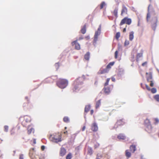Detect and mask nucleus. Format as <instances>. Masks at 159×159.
<instances>
[{
    "label": "nucleus",
    "instance_id": "51",
    "mask_svg": "<svg viewBox=\"0 0 159 159\" xmlns=\"http://www.w3.org/2000/svg\"><path fill=\"white\" fill-rule=\"evenodd\" d=\"M63 133L64 134H68V132H67V131L66 130Z\"/></svg>",
    "mask_w": 159,
    "mask_h": 159
},
{
    "label": "nucleus",
    "instance_id": "2",
    "mask_svg": "<svg viewBox=\"0 0 159 159\" xmlns=\"http://www.w3.org/2000/svg\"><path fill=\"white\" fill-rule=\"evenodd\" d=\"M49 138V139L53 142L58 143L61 141V133H54L51 134Z\"/></svg>",
    "mask_w": 159,
    "mask_h": 159
},
{
    "label": "nucleus",
    "instance_id": "46",
    "mask_svg": "<svg viewBox=\"0 0 159 159\" xmlns=\"http://www.w3.org/2000/svg\"><path fill=\"white\" fill-rule=\"evenodd\" d=\"M147 64V61L143 63L142 64V66H144L146 65Z\"/></svg>",
    "mask_w": 159,
    "mask_h": 159
},
{
    "label": "nucleus",
    "instance_id": "49",
    "mask_svg": "<svg viewBox=\"0 0 159 159\" xmlns=\"http://www.w3.org/2000/svg\"><path fill=\"white\" fill-rule=\"evenodd\" d=\"M85 126H84L82 129V130L83 131H84L85 130Z\"/></svg>",
    "mask_w": 159,
    "mask_h": 159
},
{
    "label": "nucleus",
    "instance_id": "39",
    "mask_svg": "<svg viewBox=\"0 0 159 159\" xmlns=\"http://www.w3.org/2000/svg\"><path fill=\"white\" fill-rule=\"evenodd\" d=\"M39 159H45V157L44 155H41L39 156Z\"/></svg>",
    "mask_w": 159,
    "mask_h": 159
},
{
    "label": "nucleus",
    "instance_id": "44",
    "mask_svg": "<svg viewBox=\"0 0 159 159\" xmlns=\"http://www.w3.org/2000/svg\"><path fill=\"white\" fill-rule=\"evenodd\" d=\"M146 87L148 91L151 90V89L148 86L147 84H146Z\"/></svg>",
    "mask_w": 159,
    "mask_h": 159
},
{
    "label": "nucleus",
    "instance_id": "58",
    "mask_svg": "<svg viewBox=\"0 0 159 159\" xmlns=\"http://www.w3.org/2000/svg\"><path fill=\"white\" fill-rule=\"evenodd\" d=\"M2 141L3 140L0 138V143H1Z\"/></svg>",
    "mask_w": 159,
    "mask_h": 159
},
{
    "label": "nucleus",
    "instance_id": "19",
    "mask_svg": "<svg viewBox=\"0 0 159 159\" xmlns=\"http://www.w3.org/2000/svg\"><path fill=\"white\" fill-rule=\"evenodd\" d=\"M90 108L91 107L90 105H86L85 107L84 112L86 113L88 112L90 110Z\"/></svg>",
    "mask_w": 159,
    "mask_h": 159
},
{
    "label": "nucleus",
    "instance_id": "27",
    "mask_svg": "<svg viewBox=\"0 0 159 159\" xmlns=\"http://www.w3.org/2000/svg\"><path fill=\"white\" fill-rule=\"evenodd\" d=\"M125 155L127 157L129 158L131 156V154L128 150H126L125 151Z\"/></svg>",
    "mask_w": 159,
    "mask_h": 159
},
{
    "label": "nucleus",
    "instance_id": "36",
    "mask_svg": "<svg viewBox=\"0 0 159 159\" xmlns=\"http://www.w3.org/2000/svg\"><path fill=\"white\" fill-rule=\"evenodd\" d=\"M119 125V122L117 121L115 125L114 128L116 129L118 127Z\"/></svg>",
    "mask_w": 159,
    "mask_h": 159
},
{
    "label": "nucleus",
    "instance_id": "28",
    "mask_svg": "<svg viewBox=\"0 0 159 159\" xmlns=\"http://www.w3.org/2000/svg\"><path fill=\"white\" fill-rule=\"evenodd\" d=\"M72 157V154L71 153H69L66 156V159H71Z\"/></svg>",
    "mask_w": 159,
    "mask_h": 159
},
{
    "label": "nucleus",
    "instance_id": "11",
    "mask_svg": "<svg viewBox=\"0 0 159 159\" xmlns=\"http://www.w3.org/2000/svg\"><path fill=\"white\" fill-rule=\"evenodd\" d=\"M66 150L63 147H61L60 149V155L61 156H64L66 153Z\"/></svg>",
    "mask_w": 159,
    "mask_h": 159
},
{
    "label": "nucleus",
    "instance_id": "29",
    "mask_svg": "<svg viewBox=\"0 0 159 159\" xmlns=\"http://www.w3.org/2000/svg\"><path fill=\"white\" fill-rule=\"evenodd\" d=\"M106 5V4L104 2H102L101 3L100 5V9H102L103 8V7Z\"/></svg>",
    "mask_w": 159,
    "mask_h": 159
},
{
    "label": "nucleus",
    "instance_id": "6",
    "mask_svg": "<svg viewBox=\"0 0 159 159\" xmlns=\"http://www.w3.org/2000/svg\"><path fill=\"white\" fill-rule=\"evenodd\" d=\"M157 17H155L153 18L151 20V26L152 29L155 30L157 26Z\"/></svg>",
    "mask_w": 159,
    "mask_h": 159
},
{
    "label": "nucleus",
    "instance_id": "64",
    "mask_svg": "<svg viewBox=\"0 0 159 159\" xmlns=\"http://www.w3.org/2000/svg\"><path fill=\"white\" fill-rule=\"evenodd\" d=\"M117 137H118V138H119V136L118 135L117 136Z\"/></svg>",
    "mask_w": 159,
    "mask_h": 159
},
{
    "label": "nucleus",
    "instance_id": "7",
    "mask_svg": "<svg viewBox=\"0 0 159 159\" xmlns=\"http://www.w3.org/2000/svg\"><path fill=\"white\" fill-rule=\"evenodd\" d=\"M131 23V20L130 19L128 18L127 17H125L121 21L120 25H122L126 24L128 25H129Z\"/></svg>",
    "mask_w": 159,
    "mask_h": 159
},
{
    "label": "nucleus",
    "instance_id": "41",
    "mask_svg": "<svg viewBox=\"0 0 159 159\" xmlns=\"http://www.w3.org/2000/svg\"><path fill=\"white\" fill-rule=\"evenodd\" d=\"M34 148H32L30 149V157H31V152L32 151H34Z\"/></svg>",
    "mask_w": 159,
    "mask_h": 159
},
{
    "label": "nucleus",
    "instance_id": "4",
    "mask_svg": "<svg viewBox=\"0 0 159 159\" xmlns=\"http://www.w3.org/2000/svg\"><path fill=\"white\" fill-rule=\"evenodd\" d=\"M145 125L146 126L145 130L149 133H151L152 131V127L149 120L146 119L145 121Z\"/></svg>",
    "mask_w": 159,
    "mask_h": 159
},
{
    "label": "nucleus",
    "instance_id": "22",
    "mask_svg": "<svg viewBox=\"0 0 159 159\" xmlns=\"http://www.w3.org/2000/svg\"><path fill=\"white\" fill-rule=\"evenodd\" d=\"M151 6V5H149L148 8V13L147 14V21H148L149 19L150 18V14L149 12V7Z\"/></svg>",
    "mask_w": 159,
    "mask_h": 159
},
{
    "label": "nucleus",
    "instance_id": "21",
    "mask_svg": "<svg viewBox=\"0 0 159 159\" xmlns=\"http://www.w3.org/2000/svg\"><path fill=\"white\" fill-rule=\"evenodd\" d=\"M90 57V53L88 52L85 55L84 57L86 60H89Z\"/></svg>",
    "mask_w": 159,
    "mask_h": 159
},
{
    "label": "nucleus",
    "instance_id": "9",
    "mask_svg": "<svg viewBox=\"0 0 159 159\" xmlns=\"http://www.w3.org/2000/svg\"><path fill=\"white\" fill-rule=\"evenodd\" d=\"M127 9L125 6L123 5L122 6V8L121 10V15L124 16L127 14Z\"/></svg>",
    "mask_w": 159,
    "mask_h": 159
},
{
    "label": "nucleus",
    "instance_id": "60",
    "mask_svg": "<svg viewBox=\"0 0 159 159\" xmlns=\"http://www.w3.org/2000/svg\"><path fill=\"white\" fill-rule=\"evenodd\" d=\"M96 159H100L98 157V156H97Z\"/></svg>",
    "mask_w": 159,
    "mask_h": 159
},
{
    "label": "nucleus",
    "instance_id": "1",
    "mask_svg": "<svg viewBox=\"0 0 159 159\" xmlns=\"http://www.w3.org/2000/svg\"><path fill=\"white\" fill-rule=\"evenodd\" d=\"M83 80L82 78L79 77L76 79L73 84V90L74 91L78 90L82 88Z\"/></svg>",
    "mask_w": 159,
    "mask_h": 159
},
{
    "label": "nucleus",
    "instance_id": "3",
    "mask_svg": "<svg viewBox=\"0 0 159 159\" xmlns=\"http://www.w3.org/2000/svg\"><path fill=\"white\" fill-rule=\"evenodd\" d=\"M57 85L61 89L65 88L68 84V81L65 79H60L57 83Z\"/></svg>",
    "mask_w": 159,
    "mask_h": 159
},
{
    "label": "nucleus",
    "instance_id": "30",
    "mask_svg": "<svg viewBox=\"0 0 159 159\" xmlns=\"http://www.w3.org/2000/svg\"><path fill=\"white\" fill-rule=\"evenodd\" d=\"M10 133L11 135H13L15 133V129L14 128H12L11 130Z\"/></svg>",
    "mask_w": 159,
    "mask_h": 159
},
{
    "label": "nucleus",
    "instance_id": "34",
    "mask_svg": "<svg viewBox=\"0 0 159 159\" xmlns=\"http://www.w3.org/2000/svg\"><path fill=\"white\" fill-rule=\"evenodd\" d=\"M151 92L153 93H155L157 92V89L155 88H153L151 89Z\"/></svg>",
    "mask_w": 159,
    "mask_h": 159
},
{
    "label": "nucleus",
    "instance_id": "20",
    "mask_svg": "<svg viewBox=\"0 0 159 159\" xmlns=\"http://www.w3.org/2000/svg\"><path fill=\"white\" fill-rule=\"evenodd\" d=\"M134 33L133 31H131L129 33V39L130 41H132L134 38Z\"/></svg>",
    "mask_w": 159,
    "mask_h": 159
},
{
    "label": "nucleus",
    "instance_id": "48",
    "mask_svg": "<svg viewBox=\"0 0 159 159\" xmlns=\"http://www.w3.org/2000/svg\"><path fill=\"white\" fill-rule=\"evenodd\" d=\"M94 111L93 110H91L90 111V114L91 115H92Z\"/></svg>",
    "mask_w": 159,
    "mask_h": 159
},
{
    "label": "nucleus",
    "instance_id": "23",
    "mask_svg": "<svg viewBox=\"0 0 159 159\" xmlns=\"http://www.w3.org/2000/svg\"><path fill=\"white\" fill-rule=\"evenodd\" d=\"M88 152L90 155H91L93 154V150L91 148L89 147L88 148Z\"/></svg>",
    "mask_w": 159,
    "mask_h": 159
},
{
    "label": "nucleus",
    "instance_id": "42",
    "mask_svg": "<svg viewBox=\"0 0 159 159\" xmlns=\"http://www.w3.org/2000/svg\"><path fill=\"white\" fill-rule=\"evenodd\" d=\"M129 44V41L127 40H126L125 42V45H127Z\"/></svg>",
    "mask_w": 159,
    "mask_h": 159
},
{
    "label": "nucleus",
    "instance_id": "63",
    "mask_svg": "<svg viewBox=\"0 0 159 159\" xmlns=\"http://www.w3.org/2000/svg\"><path fill=\"white\" fill-rule=\"evenodd\" d=\"M116 0L117 2H118V0Z\"/></svg>",
    "mask_w": 159,
    "mask_h": 159
},
{
    "label": "nucleus",
    "instance_id": "43",
    "mask_svg": "<svg viewBox=\"0 0 159 159\" xmlns=\"http://www.w3.org/2000/svg\"><path fill=\"white\" fill-rule=\"evenodd\" d=\"M19 159H24V155L21 154L20 155Z\"/></svg>",
    "mask_w": 159,
    "mask_h": 159
},
{
    "label": "nucleus",
    "instance_id": "55",
    "mask_svg": "<svg viewBox=\"0 0 159 159\" xmlns=\"http://www.w3.org/2000/svg\"><path fill=\"white\" fill-rule=\"evenodd\" d=\"M98 81H95V83H94V84H95V85H97V84H98Z\"/></svg>",
    "mask_w": 159,
    "mask_h": 159
},
{
    "label": "nucleus",
    "instance_id": "5",
    "mask_svg": "<svg viewBox=\"0 0 159 159\" xmlns=\"http://www.w3.org/2000/svg\"><path fill=\"white\" fill-rule=\"evenodd\" d=\"M146 75H148V76L147 77V81L148 82H150V86L151 87H153L154 86V83L152 80V73L151 72H149L148 73L147 72Z\"/></svg>",
    "mask_w": 159,
    "mask_h": 159
},
{
    "label": "nucleus",
    "instance_id": "59",
    "mask_svg": "<svg viewBox=\"0 0 159 159\" xmlns=\"http://www.w3.org/2000/svg\"><path fill=\"white\" fill-rule=\"evenodd\" d=\"M25 98L26 99H27V100L28 101V97H25Z\"/></svg>",
    "mask_w": 159,
    "mask_h": 159
},
{
    "label": "nucleus",
    "instance_id": "45",
    "mask_svg": "<svg viewBox=\"0 0 159 159\" xmlns=\"http://www.w3.org/2000/svg\"><path fill=\"white\" fill-rule=\"evenodd\" d=\"M55 66L56 67H57V68H58L59 66V63H56L55 64Z\"/></svg>",
    "mask_w": 159,
    "mask_h": 159
},
{
    "label": "nucleus",
    "instance_id": "18",
    "mask_svg": "<svg viewBox=\"0 0 159 159\" xmlns=\"http://www.w3.org/2000/svg\"><path fill=\"white\" fill-rule=\"evenodd\" d=\"M86 25L85 24L84 25L83 27L81 29V31L82 34H84L86 32Z\"/></svg>",
    "mask_w": 159,
    "mask_h": 159
},
{
    "label": "nucleus",
    "instance_id": "14",
    "mask_svg": "<svg viewBox=\"0 0 159 159\" xmlns=\"http://www.w3.org/2000/svg\"><path fill=\"white\" fill-rule=\"evenodd\" d=\"M103 90L104 92L107 94H109L110 92V89L109 87H104Z\"/></svg>",
    "mask_w": 159,
    "mask_h": 159
},
{
    "label": "nucleus",
    "instance_id": "25",
    "mask_svg": "<svg viewBox=\"0 0 159 159\" xmlns=\"http://www.w3.org/2000/svg\"><path fill=\"white\" fill-rule=\"evenodd\" d=\"M100 104H101V100H99L96 102V107H95L96 108V109L98 108L99 107Z\"/></svg>",
    "mask_w": 159,
    "mask_h": 159
},
{
    "label": "nucleus",
    "instance_id": "26",
    "mask_svg": "<svg viewBox=\"0 0 159 159\" xmlns=\"http://www.w3.org/2000/svg\"><path fill=\"white\" fill-rule=\"evenodd\" d=\"M153 98L157 102H159V94H156L154 95Z\"/></svg>",
    "mask_w": 159,
    "mask_h": 159
},
{
    "label": "nucleus",
    "instance_id": "31",
    "mask_svg": "<svg viewBox=\"0 0 159 159\" xmlns=\"http://www.w3.org/2000/svg\"><path fill=\"white\" fill-rule=\"evenodd\" d=\"M126 137L123 134H120V139L124 140L125 139Z\"/></svg>",
    "mask_w": 159,
    "mask_h": 159
},
{
    "label": "nucleus",
    "instance_id": "8",
    "mask_svg": "<svg viewBox=\"0 0 159 159\" xmlns=\"http://www.w3.org/2000/svg\"><path fill=\"white\" fill-rule=\"evenodd\" d=\"M101 32V28L99 27L98 28L97 31H96L94 36V41L96 42L98 40V36H99Z\"/></svg>",
    "mask_w": 159,
    "mask_h": 159
},
{
    "label": "nucleus",
    "instance_id": "12",
    "mask_svg": "<svg viewBox=\"0 0 159 159\" xmlns=\"http://www.w3.org/2000/svg\"><path fill=\"white\" fill-rule=\"evenodd\" d=\"M77 41H75L72 43V45H75V48L77 50H80V44L77 42Z\"/></svg>",
    "mask_w": 159,
    "mask_h": 159
},
{
    "label": "nucleus",
    "instance_id": "53",
    "mask_svg": "<svg viewBox=\"0 0 159 159\" xmlns=\"http://www.w3.org/2000/svg\"><path fill=\"white\" fill-rule=\"evenodd\" d=\"M155 121L156 123H158L159 122V120L157 119H155Z\"/></svg>",
    "mask_w": 159,
    "mask_h": 159
},
{
    "label": "nucleus",
    "instance_id": "62",
    "mask_svg": "<svg viewBox=\"0 0 159 159\" xmlns=\"http://www.w3.org/2000/svg\"><path fill=\"white\" fill-rule=\"evenodd\" d=\"M139 21L138 23V25L139 26Z\"/></svg>",
    "mask_w": 159,
    "mask_h": 159
},
{
    "label": "nucleus",
    "instance_id": "61",
    "mask_svg": "<svg viewBox=\"0 0 159 159\" xmlns=\"http://www.w3.org/2000/svg\"><path fill=\"white\" fill-rule=\"evenodd\" d=\"M67 129V127H65V129Z\"/></svg>",
    "mask_w": 159,
    "mask_h": 159
},
{
    "label": "nucleus",
    "instance_id": "52",
    "mask_svg": "<svg viewBox=\"0 0 159 159\" xmlns=\"http://www.w3.org/2000/svg\"><path fill=\"white\" fill-rule=\"evenodd\" d=\"M111 80L113 82H115L116 80L115 78L113 77L112 78Z\"/></svg>",
    "mask_w": 159,
    "mask_h": 159
},
{
    "label": "nucleus",
    "instance_id": "35",
    "mask_svg": "<svg viewBox=\"0 0 159 159\" xmlns=\"http://www.w3.org/2000/svg\"><path fill=\"white\" fill-rule=\"evenodd\" d=\"M110 80V78H108L107 79V80H106V83H105V84H104V86H107V85L108 84V83L109 82V81Z\"/></svg>",
    "mask_w": 159,
    "mask_h": 159
},
{
    "label": "nucleus",
    "instance_id": "38",
    "mask_svg": "<svg viewBox=\"0 0 159 159\" xmlns=\"http://www.w3.org/2000/svg\"><path fill=\"white\" fill-rule=\"evenodd\" d=\"M119 37V32H117L116 35V39L118 40Z\"/></svg>",
    "mask_w": 159,
    "mask_h": 159
},
{
    "label": "nucleus",
    "instance_id": "16",
    "mask_svg": "<svg viewBox=\"0 0 159 159\" xmlns=\"http://www.w3.org/2000/svg\"><path fill=\"white\" fill-rule=\"evenodd\" d=\"M114 62H111L108 64L106 68L107 69L109 70L112 66L114 64Z\"/></svg>",
    "mask_w": 159,
    "mask_h": 159
},
{
    "label": "nucleus",
    "instance_id": "32",
    "mask_svg": "<svg viewBox=\"0 0 159 159\" xmlns=\"http://www.w3.org/2000/svg\"><path fill=\"white\" fill-rule=\"evenodd\" d=\"M118 9H115L114 11H113V14H114V15H115V16L116 17H118V16H117V11H118Z\"/></svg>",
    "mask_w": 159,
    "mask_h": 159
},
{
    "label": "nucleus",
    "instance_id": "57",
    "mask_svg": "<svg viewBox=\"0 0 159 159\" xmlns=\"http://www.w3.org/2000/svg\"><path fill=\"white\" fill-rule=\"evenodd\" d=\"M83 39V37H80V38H79V40H80L82 39Z\"/></svg>",
    "mask_w": 159,
    "mask_h": 159
},
{
    "label": "nucleus",
    "instance_id": "37",
    "mask_svg": "<svg viewBox=\"0 0 159 159\" xmlns=\"http://www.w3.org/2000/svg\"><path fill=\"white\" fill-rule=\"evenodd\" d=\"M4 131L5 132H7L8 131V126H7V125L5 126L4 127Z\"/></svg>",
    "mask_w": 159,
    "mask_h": 159
},
{
    "label": "nucleus",
    "instance_id": "24",
    "mask_svg": "<svg viewBox=\"0 0 159 159\" xmlns=\"http://www.w3.org/2000/svg\"><path fill=\"white\" fill-rule=\"evenodd\" d=\"M63 121L66 123H68L70 122V119L67 116H65L63 118Z\"/></svg>",
    "mask_w": 159,
    "mask_h": 159
},
{
    "label": "nucleus",
    "instance_id": "40",
    "mask_svg": "<svg viewBox=\"0 0 159 159\" xmlns=\"http://www.w3.org/2000/svg\"><path fill=\"white\" fill-rule=\"evenodd\" d=\"M118 53V52L117 51H116L115 53V58H116L117 57V55Z\"/></svg>",
    "mask_w": 159,
    "mask_h": 159
},
{
    "label": "nucleus",
    "instance_id": "15",
    "mask_svg": "<svg viewBox=\"0 0 159 159\" xmlns=\"http://www.w3.org/2000/svg\"><path fill=\"white\" fill-rule=\"evenodd\" d=\"M130 150L132 152H134L136 150V146L135 145H132L130 147Z\"/></svg>",
    "mask_w": 159,
    "mask_h": 159
},
{
    "label": "nucleus",
    "instance_id": "47",
    "mask_svg": "<svg viewBox=\"0 0 159 159\" xmlns=\"http://www.w3.org/2000/svg\"><path fill=\"white\" fill-rule=\"evenodd\" d=\"M99 144H97V145H95L94 146V148H96L98 146H99Z\"/></svg>",
    "mask_w": 159,
    "mask_h": 159
},
{
    "label": "nucleus",
    "instance_id": "10",
    "mask_svg": "<svg viewBox=\"0 0 159 159\" xmlns=\"http://www.w3.org/2000/svg\"><path fill=\"white\" fill-rule=\"evenodd\" d=\"M91 129L94 131L95 132L98 130V127L97 124L95 122H94L91 125Z\"/></svg>",
    "mask_w": 159,
    "mask_h": 159
},
{
    "label": "nucleus",
    "instance_id": "17",
    "mask_svg": "<svg viewBox=\"0 0 159 159\" xmlns=\"http://www.w3.org/2000/svg\"><path fill=\"white\" fill-rule=\"evenodd\" d=\"M27 133L29 134H31L32 133H34V129L33 128H28L27 129Z\"/></svg>",
    "mask_w": 159,
    "mask_h": 159
},
{
    "label": "nucleus",
    "instance_id": "33",
    "mask_svg": "<svg viewBox=\"0 0 159 159\" xmlns=\"http://www.w3.org/2000/svg\"><path fill=\"white\" fill-rule=\"evenodd\" d=\"M125 123V120L124 119L120 120V125H123Z\"/></svg>",
    "mask_w": 159,
    "mask_h": 159
},
{
    "label": "nucleus",
    "instance_id": "54",
    "mask_svg": "<svg viewBox=\"0 0 159 159\" xmlns=\"http://www.w3.org/2000/svg\"><path fill=\"white\" fill-rule=\"evenodd\" d=\"M45 148V147L44 146H41V149L42 150H43Z\"/></svg>",
    "mask_w": 159,
    "mask_h": 159
},
{
    "label": "nucleus",
    "instance_id": "56",
    "mask_svg": "<svg viewBox=\"0 0 159 159\" xmlns=\"http://www.w3.org/2000/svg\"><path fill=\"white\" fill-rule=\"evenodd\" d=\"M123 32H126V28H125L123 29Z\"/></svg>",
    "mask_w": 159,
    "mask_h": 159
},
{
    "label": "nucleus",
    "instance_id": "13",
    "mask_svg": "<svg viewBox=\"0 0 159 159\" xmlns=\"http://www.w3.org/2000/svg\"><path fill=\"white\" fill-rule=\"evenodd\" d=\"M109 70H108L106 67L104 69H100L98 72L99 74H102L107 73L109 71Z\"/></svg>",
    "mask_w": 159,
    "mask_h": 159
},
{
    "label": "nucleus",
    "instance_id": "50",
    "mask_svg": "<svg viewBox=\"0 0 159 159\" xmlns=\"http://www.w3.org/2000/svg\"><path fill=\"white\" fill-rule=\"evenodd\" d=\"M85 38L87 39H90V37L89 36H88L85 37Z\"/></svg>",
    "mask_w": 159,
    "mask_h": 159
}]
</instances>
